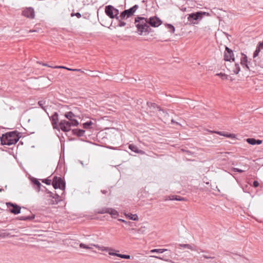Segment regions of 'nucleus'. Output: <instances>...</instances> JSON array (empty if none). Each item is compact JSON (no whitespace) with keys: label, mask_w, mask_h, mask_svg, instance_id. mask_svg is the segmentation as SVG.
I'll list each match as a JSON object with an SVG mask.
<instances>
[{"label":"nucleus","mask_w":263,"mask_h":263,"mask_svg":"<svg viewBox=\"0 0 263 263\" xmlns=\"http://www.w3.org/2000/svg\"><path fill=\"white\" fill-rule=\"evenodd\" d=\"M139 35H145L148 34L151 28L148 25L147 18L141 16H137L135 18L134 22Z\"/></svg>","instance_id":"obj_1"},{"label":"nucleus","mask_w":263,"mask_h":263,"mask_svg":"<svg viewBox=\"0 0 263 263\" xmlns=\"http://www.w3.org/2000/svg\"><path fill=\"white\" fill-rule=\"evenodd\" d=\"M20 137L17 131H13L3 134L0 138L2 145H11L14 144L19 140Z\"/></svg>","instance_id":"obj_2"},{"label":"nucleus","mask_w":263,"mask_h":263,"mask_svg":"<svg viewBox=\"0 0 263 263\" xmlns=\"http://www.w3.org/2000/svg\"><path fill=\"white\" fill-rule=\"evenodd\" d=\"M79 125L77 120H72V121L66 120H62L59 124L60 129L64 132H69L71 126H77Z\"/></svg>","instance_id":"obj_3"},{"label":"nucleus","mask_w":263,"mask_h":263,"mask_svg":"<svg viewBox=\"0 0 263 263\" xmlns=\"http://www.w3.org/2000/svg\"><path fill=\"white\" fill-rule=\"evenodd\" d=\"M209 14L206 12L198 11L195 13H192L189 14L187 17L188 21L192 24H196L195 22L197 20H201L203 15H209Z\"/></svg>","instance_id":"obj_4"},{"label":"nucleus","mask_w":263,"mask_h":263,"mask_svg":"<svg viewBox=\"0 0 263 263\" xmlns=\"http://www.w3.org/2000/svg\"><path fill=\"white\" fill-rule=\"evenodd\" d=\"M52 185L54 189H60L63 191L65 189V182L60 177L54 176L53 178Z\"/></svg>","instance_id":"obj_5"},{"label":"nucleus","mask_w":263,"mask_h":263,"mask_svg":"<svg viewBox=\"0 0 263 263\" xmlns=\"http://www.w3.org/2000/svg\"><path fill=\"white\" fill-rule=\"evenodd\" d=\"M6 204L7 208L9 209V211L11 213H13L15 215L20 213L21 207L18 205L11 202H7Z\"/></svg>","instance_id":"obj_6"},{"label":"nucleus","mask_w":263,"mask_h":263,"mask_svg":"<svg viewBox=\"0 0 263 263\" xmlns=\"http://www.w3.org/2000/svg\"><path fill=\"white\" fill-rule=\"evenodd\" d=\"M148 25L153 27H157L162 24L161 20L157 16L151 17L147 18Z\"/></svg>","instance_id":"obj_7"},{"label":"nucleus","mask_w":263,"mask_h":263,"mask_svg":"<svg viewBox=\"0 0 263 263\" xmlns=\"http://www.w3.org/2000/svg\"><path fill=\"white\" fill-rule=\"evenodd\" d=\"M224 60L226 61H234L233 50L227 46H226V50L224 54Z\"/></svg>","instance_id":"obj_8"},{"label":"nucleus","mask_w":263,"mask_h":263,"mask_svg":"<svg viewBox=\"0 0 263 263\" xmlns=\"http://www.w3.org/2000/svg\"><path fill=\"white\" fill-rule=\"evenodd\" d=\"M22 15L27 18H34L35 16L34 9L32 7L26 8L22 11Z\"/></svg>","instance_id":"obj_9"},{"label":"nucleus","mask_w":263,"mask_h":263,"mask_svg":"<svg viewBox=\"0 0 263 263\" xmlns=\"http://www.w3.org/2000/svg\"><path fill=\"white\" fill-rule=\"evenodd\" d=\"M50 119L51 121L53 128L60 130L59 126L58 124V122L59 121L58 114L57 112H54L51 117H50Z\"/></svg>","instance_id":"obj_10"},{"label":"nucleus","mask_w":263,"mask_h":263,"mask_svg":"<svg viewBox=\"0 0 263 263\" xmlns=\"http://www.w3.org/2000/svg\"><path fill=\"white\" fill-rule=\"evenodd\" d=\"M164 252H165V254L162 256L151 255L150 256V257L156 258L164 261H167L168 259L171 257L172 252L171 250L168 249H166V251Z\"/></svg>","instance_id":"obj_11"},{"label":"nucleus","mask_w":263,"mask_h":263,"mask_svg":"<svg viewBox=\"0 0 263 263\" xmlns=\"http://www.w3.org/2000/svg\"><path fill=\"white\" fill-rule=\"evenodd\" d=\"M113 9L114 7L111 5H108L106 6L105 9V13L111 18H115Z\"/></svg>","instance_id":"obj_12"},{"label":"nucleus","mask_w":263,"mask_h":263,"mask_svg":"<svg viewBox=\"0 0 263 263\" xmlns=\"http://www.w3.org/2000/svg\"><path fill=\"white\" fill-rule=\"evenodd\" d=\"M138 8L139 6L135 5L129 9L125 10V11L127 15V17H129L132 16Z\"/></svg>","instance_id":"obj_13"},{"label":"nucleus","mask_w":263,"mask_h":263,"mask_svg":"<svg viewBox=\"0 0 263 263\" xmlns=\"http://www.w3.org/2000/svg\"><path fill=\"white\" fill-rule=\"evenodd\" d=\"M128 148L132 151L135 152L137 154L143 155L145 153V152L139 149L138 147L134 144H129L128 146Z\"/></svg>","instance_id":"obj_14"},{"label":"nucleus","mask_w":263,"mask_h":263,"mask_svg":"<svg viewBox=\"0 0 263 263\" xmlns=\"http://www.w3.org/2000/svg\"><path fill=\"white\" fill-rule=\"evenodd\" d=\"M242 56L240 61L241 64L242 66H245L248 70H251L248 64L247 57L244 54H242Z\"/></svg>","instance_id":"obj_15"},{"label":"nucleus","mask_w":263,"mask_h":263,"mask_svg":"<svg viewBox=\"0 0 263 263\" xmlns=\"http://www.w3.org/2000/svg\"><path fill=\"white\" fill-rule=\"evenodd\" d=\"M72 134L78 137H82L84 135L85 130L81 129H73L72 130Z\"/></svg>","instance_id":"obj_16"},{"label":"nucleus","mask_w":263,"mask_h":263,"mask_svg":"<svg viewBox=\"0 0 263 263\" xmlns=\"http://www.w3.org/2000/svg\"><path fill=\"white\" fill-rule=\"evenodd\" d=\"M31 181H32V183H33V184L36 186L35 187V189L36 190V191L37 192H39L40 191L41 186H43V187L44 186L41 184V183L40 182V181L36 178H33L31 180Z\"/></svg>","instance_id":"obj_17"},{"label":"nucleus","mask_w":263,"mask_h":263,"mask_svg":"<svg viewBox=\"0 0 263 263\" xmlns=\"http://www.w3.org/2000/svg\"><path fill=\"white\" fill-rule=\"evenodd\" d=\"M60 200L61 199L60 196L57 193H55V194H54V196H53V199L51 200L50 203L51 204H57Z\"/></svg>","instance_id":"obj_18"},{"label":"nucleus","mask_w":263,"mask_h":263,"mask_svg":"<svg viewBox=\"0 0 263 263\" xmlns=\"http://www.w3.org/2000/svg\"><path fill=\"white\" fill-rule=\"evenodd\" d=\"M91 245L93 246V247L98 249L99 250L103 251H114V250L112 248L103 247V246L101 247V246H99L98 245L91 244Z\"/></svg>","instance_id":"obj_19"},{"label":"nucleus","mask_w":263,"mask_h":263,"mask_svg":"<svg viewBox=\"0 0 263 263\" xmlns=\"http://www.w3.org/2000/svg\"><path fill=\"white\" fill-rule=\"evenodd\" d=\"M64 116L68 120V121H72V120H76L74 119L76 115L71 111L65 113Z\"/></svg>","instance_id":"obj_20"},{"label":"nucleus","mask_w":263,"mask_h":263,"mask_svg":"<svg viewBox=\"0 0 263 263\" xmlns=\"http://www.w3.org/2000/svg\"><path fill=\"white\" fill-rule=\"evenodd\" d=\"M108 213L114 218H116L119 215L118 212L116 210L112 208H108Z\"/></svg>","instance_id":"obj_21"},{"label":"nucleus","mask_w":263,"mask_h":263,"mask_svg":"<svg viewBox=\"0 0 263 263\" xmlns=\"http://www.w3.org/2000/svg\"><path fill=\"white\" fill-rule=\"evenodd\" d=\"M35 216L34 215H32L31 216H20V217H17V219L20 220H24V221H27V220H32L34 218Z\"/></svg>","instance_id":"obj_22"},{"label":"nucleus","mask_w":263,"mask_h":263,"mask_svg":"<svg viewBox=\"0 0 263 263\" xmlns=\"http://www.w3.org/2000/svg\"><path fill=\"white\" fill-rule=\"evenodd\" d=\"M16 236V235L12 234V233L4 232V233H0V237H3V238L12 237H15Z\"/></svg>","instance_id":"obj_23"},{"label":"nucleus","mask_w":263,"mask_h":263,"mask_svg":"<svg viewBox=\"0 0 263 263\" xmlns=\"http://www.w3.org/2000/svg\"><path fill=\"white\" fill-rule=\"evenodd\" d=\"M147 105L149 107V108H157L160 111H162L163 112H164V110L163 109H161V108L157 106V104L155 103H152V102H147Z\"/></svg>","instance_id":"obj_24"},{"label":"nucleus","mask_w":263,"mask_h":263,"mask_svg":"<svg viewBox=\"0 0 263 263\" xmlns=\"http://www.w3.org/2000/svg\"><path fill=\"white\" fill-rule=\"evenodd\" d=\"M125 216L128 217L129 219L136 221L138 220V216L137 214H132L131 213L126 214Z\"/></svg>","instance_id":"obj_25"},{"label":"nucleus","mask_w":263,"mask_h":263,"mask_svg":"<svg viewBox=\"0 0 263 263\" xmlns=\"http://www.w3.org/2000/svg\"><path fill=\"white\" fill-rule=\"evenodd\" d=\"M92 124L93 123L91 121H89L83 124V127L85 129H89Z\"/></svg>","instance_id":"obj_26"},{"label":"nucleus","mask_w":263,"mask_h":263,"mask_svg":"<svg viewBox=\"0 0 263 263\" xmlns=\"http://www.w3.org/2000/svg\"><path fill=\"white\" fill-rule=\"evenodd\" d=\"M165 251H166V249H152L150 251L151 253H162Z\"/></svg>","instance_id":"obj_27"},{"label":"nucleus","mask_w":263,"mask_h":263,"mask_svg":"<svg viewBox=\"0 0 263 263\" xmlns=\"http://www.w3.org/2000/svg\"><path fill=\"white\" fill-rule=\"evenodd\" d=\"M179 246L182 248H187L188 249L193 250V247L189 244H179Z\"/></svg>","instance_id":"obj_28"},{"label":"nucleus","mask_w":263,"mask_h":263,"mask_svg":"<svg viewBox=\"0 0 263 263\" xmlns=\"http://www.w3.org/2000/svg\"><path fill=\"white\" fill-rule=\"evenodd\" d=\"M246 141L251 145H254L256 144V139L254 138H247Z\"/></svg>","instance_id":"obj_29"},{"label":"nucleus","mask_w":263,"mask_h":263,"mask_svg":"<svg viewBox=\"0 0 263 263\" xmlns=\"http://www.w3.org/2000/svg\"><path fill=\"white\" fill-rule=\"evenodd\" d=\"M262 48H261V47H259V44H258V45L256 48V49L255 50V51H254V52L253 53V58H254L256 57L257 56H258V53L260 51V49H262Z\"/></svg>","instance_id":"obj_30"},{"label":"nucleus","mask_w":263,"mask_h":263,"mask_svg":"<svg viewBox=\"0 0 263 263\" xmlns=\"http://www.w3.org/2000/svg\"><path fill=\"white\" fill-rule=\"evenodd\" d=\"M240 68L238 64L236 63L235 64V67L234 68L233 71L234 73L238 74L240 71Z\"/></svg>","instance_id":"obj_31"},{"label":"nucleus","mask_w":263,"mask_h":263,"mask_svg":"<svg viewBox=\"0 0 263 263\" xmlns=\"http://www.w3.org/2000/svg\"><path fill=\"white\" fill-rule=\"evenodd\" d=\"M45 103L46 101L44 100H42L38 102L39 105L45 111H46L45 107L44 106Z\"/></svg>","instance_id":"obj_32"},{"label":"nucleus","mask_w":263,"mask_h":263,"mask_svg":"<svg viewBox=\"0 0 263 263\" xmlns=\"http://www.w3.org/2000/svg\"><path fill=\"white\" fill-rule=\"evenodd\" d=\"M119 16L120 20H124V19L125 18V17L126 18H128L127 17V15L126 13L125 12V10L122 11Z\"/></svg>","instance_id":"obj_33"},{"label":"nucleus","mask_w":263,"mask_h":263,"mask_svg":"<svg viewBox=\"0 0 263 263\" xmlns=\"http://www.w3.org/2000/svg\"><path fill=\"white\" fill-rule=\"evenodd\" d=\"M217 134H218L221 136H225L227 137H229V138H234V137H235L234 135L232 134H223L221 132H217Z\"/></svg>","instance_id":"obj_34"},{"label":"nucleus","mask_w":263,"mask_h":263,"mask_svg":"<svg viewBox=\"0 0 263 263\" xmlns=\"http://www.w3.org/2000/svg\"><path fill=\"white\" fill-rule=\"evenodd\" d=\"M114 14L115 15V18H116V20H119V16L118 15L119 14V10L114 7Z\"/></svg>","instance_id":"obj_35"},{"label":"nucleus","mask_w":263,"mask_h":263,"mask_svg":"<svg viewBox=\"0 0 263 263\" xmlns=\"http://www.w3.org/2000/svg\"><path fill=\"white\" fill-rule=\"evenodd\" d=\"M167 28L168 29H169L170 32L174 33L175 32V27L174 26H173L171 24H167Z\"/></svg>","instance_id":"obj_36"},{"label":"nucleus","mask_w":263,"mask_h":263,"mask_svg":"<svg viewBox=\"0 0 263 263\" xmlns=\"http://www.w3.org/2000/svg\"><path fill=\"white\" fill-rule=\"evenodd\" d=\"M118 257H119L121 258L124 259H130V256L129 255H125V254H118Z\"/></svg>","instance_id":"obj_37"},{"label":"nucleus","mask_w":263,"mask_h":263,"mask_svg":"<svg viewBox=\"0 0 263 263\" xmlns=\"http://www.w3.org/2000/svg\"><path fill=\"white\" fill-rule=\"evenodd\" d=\"M43 187L45 189V191L47 193V194H49L48 197L50 198H52V199H53V196H54V193L48 191L45 186H43Z\"/></svg>","instance_id":"obj_38"},{"label":"nucleus","mask_w":263,"mask_h":263,"mask_svg":"<svg viewBox=\"0 0 263 263\" xmlns=\"http://www.w3.org/2000/svg\"><path fill=\"white\" fill-rule=\"evenodd\" d=\"M117 20L118 21V26L123 27V26H125L126 23L122 21V20H120V18H119V20Z\"/></svg>","instance_id":"obj_39"},{"label":"nucleus","mask_w":263,"mask_h":263,"mask_svg":"<svg viewBox=\"0 0 263 263\" xmlns=\"http://www.w3.org/2000/svg\"><path fill=\"white\" fill-rule=\"evenodd\" d=\"M216 75L221 77V78L222 79H227L228 78V76L227 74H226L225 73H222L221 72L219 73H217Z\"/></svg>","instance_id":"obj_40"},{"label":"nucleus","mask_w":263,"mask_h":263,"mask_svg":"<svg viewBox=\"0 0 263 263\" xmlns=\"http://www.w3.org/2000/svg\"><path fill=\"white\" fill-rule=\"evenodd\" d=\"M175 200L177 201H184L185 198L179 196L175 195Z\"/></svg>","instance_id":"obj_41"},{"label":"nucleus","mask_w":263,"mask_h":263,"mask_svg":"<svg viewBox=\"0 0 263 263\" xmlns=\"http://www.w3.org/2000/svg\"><path fill=\"white\" fill-rule=\"evenodd\" d=\"M108 208H104V209H102L100 211H99L98 213L100 214L108 213Z\"/></svg>","instance_id":"obj_42"},{"label":"nucleus","mask_w":263,"mask_h":263,"mask_svg":"<svg viewBox=\"0 0 263 263\" xmlns=\"http://www.w3.org/2000/svg\"><path fill=\"white\" fill-rule=\"evenodd\" d=\"M138 233H144L145 231V227H141L140 229H139L138 230Z\"/></svg>","instance_id":"obj_43"},{"label":"nucleus","mask_w":263,"mask_h":263,"mask_svg":"<svg viewBox=\"0 0 263 263\" xmlns=\"http://www.w3.org/2000/svg\"><path fill=\"white\" fill-rule=\"evenodd\" d=\"M42 182L47 185H50L51 184V181L50 179H46L43 180Z\"/></svg>","instance_id":"obj_44"},{"label":"nucleus","mask_w":263,"mask_h":263,"mask_svg":"<svg viewBox=\"0 0 263 263\" xmlns=\"http://www.w3.org/2000/svg\"><path fill=\"white\" fill-rule=\"evenodd\" d=\"M80 247L81 248L85 249H88V248H88V246L86 245H85L84 243H81L80 244Z\"/></svg>","instance_id":"obj_45"},{"label":"nucleus","mask_w":263,"mask_h":263,"mask_svg":"<svg viewBox=\"0 0 263 263\" xmlns=\"http://www.w3.org/2000/svg\"><path fill=\"white\" fill-rule=\"evenodd\" d=\"M112 251H109V252H108L109 255H111V256H118V253H114Z\"/></svg>","instance_id":"obj_46"},{"label":"nucleus","mask_w":263,"mask_h":263,"mask_svg":"<svg viewBox=\"0 0 263 263\" xmlns=\"http://www.w3.org/2000/svg\"><path fill=\"white\" fill-rule=\"evenodd\" d=\"M233 171L235 172H238V173H242L244 172L243 170H242L238 168H234Z\"/></svg>","instance_id":"obj_47"},{"label":"nucleus","mask_w":263,"mask_h":263,"mask_svg":"<svg viewBox=\"0 0 263 263\" xmlns=\"http://www.w3.org/2000/svg\"><path fill=\"white\" fill-rule=\"evenodd\" d=\"M253 185L255 187H257L259 186V182L257 181H254L253 182Z\"/></svg>","instance_id":"obj_48"},{"label":"nucleus","mask_w":263,"mask_h":263,"mask_svg":"<svg viewBox=\"0 0 263 263\" xmlns=\"http://www.w3.org/2000/svg\"><path fill=\"white\" fill-rule=\"evenodd\" d=\"M66 69L68 70H69V71H79L81 70V69H72V68H67L66 67Z\"/></svg>","instance_id":"obj_49"},{"label":"nucleus","mask_w":263,"mask_h":263,"mask_svg":"<svg viewBox=\"0 0 263 263\" xmlns=\"http://www.w3.org/2000/svg\"><path fill=\"white\" fill-rule=\"evenodd\" d=\"M10 231H11L10 233H12V234H14L15 235L16 233H18V231L17 229H11Z\"/></svg>","instance_id":"obj_50"},{"label":"nucleus","mask_w":263,"mask_h":263,"mask_svg":"<svg viewBox=\"0 0 263 263\" xmlns=\"http://www.w3.org/2000/svg\"><path fill=\"white\" fill-rule=\"evenodd\" d=\"M54 68H63L66 69V67H65L64 66H55L53 67Z\"/></svg>","instance_id":"obj_51"},{"label":"nucleus","mask_w":263,"mask_h":263,"mask_svg":"<svg viewBox=\"0 0 263 263\" xmlns=\"http://www.w3.org/2000/svg\"><path fill=\"white\" fill-rule=\"evenodd\" d=\"M262 142V140L259 139H256V144L259 145L261 144Z\"/></svg>","instance_id":"obj_52"},{"label":"nucleus","mask_w":263,"mask_h":263,"mask_svg":"<svg viewBox=\"0 0 263 263\" xmlns=\"http://www.w3.org/2000/svg\"><path fill=\"white\" fill-rule=\"evenodd\" d=\"M169 200H175V195L169 196Z\"/></svg>","instance_id":"obj_53"},{"label":"nucleus","mask_w":263,"mask_h":263,"mask_svg":"<svg viewBox=\"0 0 263 263\" xmlns=\"http://www.w3.org/2000/svg\"><path fill=\"white\" fill-rule=\"evenodd\" d=\"M78 18H80L81 17V14L79 12H77L74 14Z\"/></svg>","instance_id":"obj_54"},{"label":"nucleus","mask_w":263,"mask_h":263,"mask_svg":"<svg viewBox=\"0 0 263 263\" xmlns=\"http://www.w3.org/2000/svg\"><path fill=\"white\" fill-rule=\"evenodd\" d=\"M203 257L205 258H206V259H209V258H214V257H211V256H206V255H203Z\"/></svg>","instance_id":"obj_55"},{"label":"nucleus","mask_w":263,"mask_h":263,"mask_svg":"<svg viewBox=\"0 0 263 263\" xmlns=\"http://www.w3.org/2000/svg\"><path fill=\"white\" fill-rule=\"evenodd\" d=\"M118 220H119V221H121V222H124V223H126V224H127V223H128V222H127V221H125V220L122 219H118Z\"/></svg>","instance_id":"obj_56"},{"label":"nucleus","mask_w":263,"mask_h":263,"mask_svg":"<svg viewBox=\"0 0 263 263\" xmlns=\"http://www.w3.org/2000/svg\"><path fill=\"white\" fill-rule=\"evenodd\" d=\"M259 44V47H261V48H263V41L262 42H260L258 43Z\"/></svg>","instance_id":"obj_57"},{"label":"nucleus","mask_w":263,"mask_h":263,"mask_svg":"<svg viewBox=\"0 0 263 263\" xmlns=\"http://www.w3.org/2000/svg\"><path fill=\"white\" fill-rule=\"evenodd\" d=\"M101 192L104 194H105L107 193V191L106 190H101Z\"/></svg>","instance_id":"obj_58"},{"label":"nucleus","mask_w":263,"mask_h":263,"mask_svg":"<svg viewBox=\"0 0 263 263\" xmlns=\"http://www.w3.org/2000/svg\"><path fill=\"white\" fill-rule=\"evenodd\" d=\"M91 245V244H90V245H88V248H88V249H92V247H91L92 246Z\"/></svg>","instance_id":"obj_59"},{"label":"nucleus","mask_w":263,"mask_h":263,"mask_svg":"<svg viewBox=\"0 0 263 263\" xmlns=\"http://www.w3.org/2000/svg\"><path fill=\"white\" fill-rule=\"evenodd\" d=\"M79 162H80V163L82 164V165L83 166H84V164H83V162H82V161H81V160H79Z\"/></svg>","instance_id":"obj_60"},{"label":"nucleus","mask_w":263,"mask_h":263,"mask_svg":"<svg viewBox=\"0 0 263 263\" xmlns=\"http://www.w3.org/2000/svg\"><path fill=\"white\" fill-rule=\"evenodd\" d=\"M35 31H36V30H29L30 32H35Z\"/></svg>","instance_id":"obj_61"},{"label":"nucleus","mask_w":263,"mask_h":263,"mask_svg":"<svg viewBox=\"0 0 263 263\" xmlns=\"http://www.w3.org/2000/svg\"><path fill=\"white\" fill-rule=\"evenodd\" d=\"M43 65L45 66L51 67L50 66H48L47 64H43Z\"/></svg>","instance_id":"obj_62"},{"label":"nucleus","mask_w":263,"mask_h":263,"mask_svg":"<svg viewBox=\"0 0 263 263\" xmlns=\"http://www.w3.org/2000/svg\"><path fill=\"white\" fill-rule=\"evenodd\" d=\"M172 122L175 123L177 124V122H175L173 119L172 120Z\"/></svg>","instance_id":"obj_63"},{"label":"nucleus","mask_w":263,"mask_h":263,"mask_svg":"<svg viewBox=\"0 0 263 263\" xmlns=\"http://www.w3.org/2000/svg\"><path fill=\"white\" fill-rule=\"evenodd\" d=\"M169 200L168 196V197H167L165 198V201H166V200Z\"/></svg>","instance_id":"obj_64"}]
</instances>
